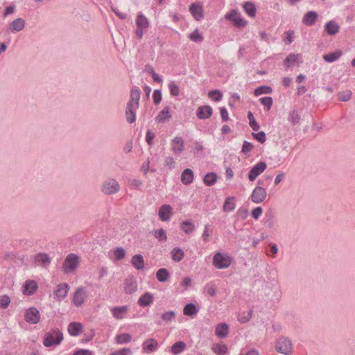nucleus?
<instances>
[{"mask_svg": "<svg viewBox=\"0 0 355 355\" xmlns=\"http://www.w3.org/2000/svg\"><path fill=\"white\" fill-rule=\"evenodd\" d=\"M63 340V334L58 328H54L46 332L43 340L45 347L58 345Z\"/></svg>", "mask_w": 355, "mask_h": 355, "instance_id": "1", "label": "nucleus"}, {"mask_svg": "<svg viewBox=\"0 0 355 355\" xmlns=\"http://www.w3.org/2000/svg\"><path fill=\"white\" fill-rule=\"evenodd\" d=\"M80 257L74 253L69 254L62 264L63 271L65 273H73L78 267Z\"/></svg>", "mask_w": 355, "mask_h": 355, "instance_id": "2", "label": "nucleus"}, {"mask_svg": "<svg viewBox=\"0 0 355 355\" xmlns=\"http://www.w3.org/2000/svg\"><path fill=\"white\" fill-rule=\"evenodd\" d=\"M275 347L278 352L285 355H289L293 350L291 341L285 337H281L277 340Z\"/></svg>", "mask_w": 355, "mask_h": 355, "instance_id": "3", "label": "nucleus"}, {"mask_svg": "<svg viewBox=\"0 0 355 355\" xmlns=\"http://www.w3.org/2000/svg\"><path fill=\"white\" fill-rule=\"evenodd\" d=\"M225 18L230 21L234 26L238 28H243L248 24V21L242 18L241 14L236 10H232L230 13L225 15Z\"/></svg>", "mask_w": 355, "mask_h": 355, "instance_id": "4", "label": "nucleus"}, {"mask_svg": "<svg viewBox=\"0 0 355 355\" xmlns=\"http://www.w3.org/2000/svg\"><path fill=\"white\" fill-rule=\"evenodd\" d=\"M136 25V34L139 39H141L144 31L149 26V21L142 13H139L137 16Z\"/></svg>", "mask_w": 355, "mask_h": 355, "instance_id": "5", "label": "nucleus"}, {"mask_svg": "<svg viewBox=\"0 0 355 355\" xmlns=\"http://www.w3.org/2000/svg\"><path fill=\"white\" fill-rule=\"evenodd\" d=\"M40 313L35 307L28 308L25 311L24 319L28 324H37L40 320Z\"/></svg>", "mask_w": 355, "mask_h": 355, "instance_id": "6", "label": "nucleus"}, {"mask_svg": "<svg viewBox=\"0 0 355 355\" xmlns=\"http://www.w3.org/2000/svg\"><path fill=\"white\" fill-rule=\"evenodd\" d=\"M87 298V291L83 287H79L73 293L72 302L74 306L79 307L84 304Z\"/></svg>", "mask_w": 355, "mask_h": 355, "instance_id": "7", "label": "nucleus"}, {"mask_svg": "<svg viewBox=\"0 0 355 355\" xmlns=\"http://www.w3.org/2000/svg\"><path fill=\"white\" fill-rule=\"evenodd\" d=\"M266 167L267 164L265 162H259L255 164L248 173V177L249 180L252 182L256 180L266 169Z\"/></svg>", "mask_w": 355, "mask_h": 355, "instance_id": "8", "label": "nucleus"}, {"mask_svg": "<svg viewBox=\"0 0 355 355\" xmlns=\"http://www.w3.org/2000/svg\"><path fill=\"white\" fill-rule=\"evenodd\" d=\"M189 12L196 21H201L204 18V9L202 3H193L189 6Z\"/></svg>", "mask_w": 355, "mask_h": 355, "instance_id": "9", "label": "nucleus"}, {"mask_svg": "<svg viewBox=\"0 0 355 355\" xmlns=\"http://www.w3.org/2000/svg\"><path fill=\"white\" fill-rule=\"evenodd\" d=\"M266 196V190L262 187L257 186L254 189L250 198L253 202L258 204L263 202Z\"/></svg>", "mask_w": 355, "mask_h": 355, "instance_id": "10", "label": "nucleus"}, {"mask_svg": "<svg viewBox=\"0 0 355 355\" xmlns=\"http://www.w3.org/2000/svg\"><path fill=\"white\" fill-rule=\"evenodd\" d=\"M38 289V284L33 279H27L22 286V293L25 295H33Z\"/></svg>", "mask_w": 355, "mask_h": 355, "instance_id": "11", "label": "nucleus"}, {"mask_svg": "<svg viewBox=\"0 0 355 355\" xmlns=\"http://www.w3.org/2000/svg\"><path fill=\"white\" fill-rule=\"evenodd\" d=\"M69 291V286L67 283L59 284L54 291V296L56 300L61 302L67 295Z\"/></svg>", "mask_w": 355, "mask_h": 355, "instance_id": "12", "label": "nucleus"}, {"mask_svg": "<svg viewBox=\"0 0 355 355\" xmlns=\"http://www.w3.org/2000/svg\"><path fill=\"white\" fill-rule=\"evenodd\" d=\"M173 215V208L170 205L164 204L162 205L158 210V216L159 218L163 221L166 222L170 220L171 217Z\"/></svg>", "mask_w": 355, "mask_h": 355, "instance_id": "13", "label": "nucleus"}, {"mask_svg": "<svg viewBox=\"0 0 355 355\" xmlns=\"http://www.w3.org/2000/svg\"><path fill=\"white\" fill-rule=\"evenodd\" d=\"M119 189V185L114 179L106 181L103 186V191L108 195L117 192Z\"/></svg>", "mask_w": 355, "mask_h": 355, "instance_id": "14", "label": "nucleus"}, {"mask_svg": "<svg viewBox=\"0 0 355 355\" xmlns=\"http://www.w3.org/2000/svg\"><path fill=\"white\" fill-rule=\"evenodd\" d=\"M137 290V283L134 277H128L124 282V291L127 294H132Z\"/></svg>", "mask_w": 355, "mask_h": 355, "instance_id": "15", "label": "nucleus"}, {"mask_svg": "<svg viewBox=\"0 0 355 355\" xmlns=\"http://www.w3.org/2000/svg\"><path fill=\"white\" fill-rule=\"evenodd\" d=\"M113 317L116 320H122L126 317L128 311L127 306L114 307L111 310Z\"/></svg>", "mask_w": 355, "mask_h": 355, "instance_id": "16", "label": "nucleus"}, {"mask_svg": "<svg viewBox=\"0 0 355 355\" xmlns=\"http://www.w3.org/2000/svg\"><path fill=\"white\" fill-rule=\"evenodd\" d=\"M158 347V343L153 338L147 339L142 344V349L146 353H151Z\"/></svg>", "mask_w": 355, "mask_h": 355, "instance_id": "17", "label": "nucleus"}, {"mask_svg": "<svg viewBox=\"0 0 355 355\" xmlns=\"http://www.w3.org/2000/svg\"><path fill=\"white\" fill-rule=\"evenodd\" d=\"M184 142L182 138L176 137L172 141V150L175 155H180L184 150Z\"/></svg>", "mask_w": 355, "mask_h": 355, "instance_id": "18", "label": "nucleus"}, {"mask_svg": "<svg viewBox=\"0 0 355 355\" xmlns=\"http://www.w3.org/2000/svg\"><path fill=\"white\" fill-rule=\"evenodd\" d=\"M83 329V326L81 323L72 322L68 325L67 331L71 336L76 337L80 335Z\"/></svg>", "mask_w": 355, "mask_h": 355, "instance_id": "19", "label": "nucleus"}, {"mask_svg": "<svg viewBox=\"0 0 355 355\" xmlns=\"http://www.w3.org/2000/svg\"><path fill=\"white\" fill-rule=\"evenodd\" d=\"M318 17V15L315 11H309L304 14L302 22L306 26H311L315 23Z\"/></svg>", "mask_w": 355, "mask_h": 355, "instance_id": "20", "label": "nucleus"}, {"mask_svg": "<svg viewBox=\"0 0 355 355\" xmlns=\"http://www.w3.org/2000/svg\"><path fill=\"white\" fill-rule=\"evenodd\" d=\"M171 108L169 106H166L155 117V121L158 123H162L171 118L170 112Z\"/></svg>", "mask_w": 355, "mask_h": 355, "instance_id": "21", "label": "nucleus"}, {"mask_svg": "<svg viewBox=\"0 0 355 355\" xmlns=\"http://www.w3.org/2000/svg\"><path fill=\"white\" fill-rule=\"evenodd\" d=\"M35 262L37 265L42 266H48L51 263V258L46 253H39L34 257Z\"/></svg>", "mask_w": 355, "mask_h": 355, "instance_id": "22", "label": "nucleus"}, {"mask_svg": "<svg viewBox=\"0 0 355 355\" xmlns=\"http://www.w3.org/2000/svg\"><path fill=\"white\" fill-rule=\"evenodd\" d=\"M212 114V108L209 105L199 107L197 110V116L200 119H205L210 117Z\"/></svg>", "mask_w": 355, "mask_h": 355, "instance_id": "23", "label": "nucleus"}, {"mask_svg": "<svg viewBox=\"0 0 355 355\" xmlns=\"http://www.w3.org/2000/svg\"><path fill=\"white\" fill-rule=\"evenodd\" d=\"M340 26L337 22L331 20L324 25L325 31L330 35H334L338 33Z\"/></svg>", "mask_w": 355, "mask_h": 355, "instance_id": "24", "label": "nucleus"}, {"mask_svg": "<svg viewBox=\"0 0 355 355\" xmlns=\"http://www.w3.org/2000/svg\"><path fill=\"white\" fill-rule=\"evenodd\" d=\"M140 99V91L138 88H133L131 91L130 100L128 105H132L135 107H139Z\"/></svg>", "mask_w": 355, "mask_h": 355, "instance_id": "25", "label": "nucleus"}, {"mask_svg": "<svg viewBox=\"0 0 355 355\" xmlns=\"http://www.w3.org/2000/svg\"><path fill=\"white\" fill-rule=\"evenodd\" d=\"M153 296L151 293L147 292L145 293L143 295H141L138 300V304L141 306H148L153 304Z\"/></svg>", "mask_w": 355, "mask_h": 355, "instance_id": "26", "label": "nucleus"}, {"mask_svg": "<svg viewBox=\"0 0 355 355\" xmlns=\"http://www.w3.org/2000/svg\"><path fill=\"white\" fill-rule=\"evenodd\" d=\"M131 263L137 270H141L144 268V259L142 255L135 254L132 257Z\"/></svg>", "mask_w": 355, "mask_h": 355, "instance_id": "27", "label": "nucleus"}, {"mask_svg": "<svg viewBox=\"0 0 355 355\" xmlns=\"http://www.w3.org/2000/svg\"><path fill=\"white\" fill-rule=\"evenodd\" d=\"M243 8L245 12V13L250 17H254L257 12V8L254 5L251 1H246L243 3Z\"/></svg>", "mask_w": 355, "mask_h": 355, "instance_id": "28", "label": "nucleus"}, {"mask_svg": "<svg viewBox=\"0 0 355 355\" xmlns=\"http://www.w3.org/2000/svg\"><path fill=\"white\" fill-rule=\"evenodd\" d=\"M193 180V173L191 169L187 168L181 175V181L184 184H189Z\"/></svg>", "mask_w": 355, "mask_h": 355, "instance_id": "29", "label": "nucleus"}, {"mask_svg": "<svg viewBox=\"0 0 355 355\" xmlns=\"http://www.w3.org/2000/svg\"><path fill=\"white\" fill-rule=\"evenodd\" d=\"M171 258L174 261L180 262L184 257V252L181 248L176 247L171 251Z\"/></svg>", "mask_w": 355, "mask_h": 355, "instance_id": "30", "label": "nucleus"}, {"mask_svg": "<svg viewBox=\"0 0 355 355\" xmlns=\"http://www.w3.org/2000/svg\"><path fill=\"white\" fill-rule=\"evenodd\" d=\"M24 20L21 18H17L11 23L10 28L11 29L12 32H19L22 31L24 28Z\"/></svg>", "mask_w": 355, "mask_h": 355, "instance_id": "31", "label": "nucleus"}, {"mask_svg": "<svg viewBox=\"0 0 355 355\" xmlns=\"http://www.w3.org/2000/svg\"><path fill=\"white\" fill-rule=\"evenodd\" d=\"M236 207V198L227 197L223 203V211H233Z\"/></svg>", "mask_w": 355, "mask_h": 355, "instance_id": "32", "label": "nucleus"}, {"mask_svg": "<svg viewBox=\"0 0 355 355\" xmlns=\"http://www.w3.org/2000/svg\"><path fill=\"white\" fill-rule=\"evenodd\" d=\"M138 107H135L132 105H128L126 108V119L128 123H132L135 121V112Z\"/></svg>", "mask_w": 355, "mask_h": 355, "instance_id": "33", "label": "nucleus"}, {"mask_svg": "<svg viewBox=\"0 0 355 355\" xmlns=\"http://www.w3.org/2000/svg\"><path fill=\"white\" fill-rule=\"evenodd\" d=\"M198 311L196 306L192 303L187 304L183 309L184 315L191 317L196 315Z\"/></svg>", "mask_w": 355, "mask_h": 355, "instance_id": "34", "label": "nucleus"}, {"mask_svg": "<svg viewBox=\"0 0 355 355\" xmlns=\"http://www.w3.org/2000/svg\"><path fill=\"white\" fill-rule=\"evenodd\" d=\"M180 228L185 234H190L194 231L195 225L190 220H184L181 223Z\"/></svg>", "mask_w": 355, "mask_h": 355, "instance_id": "35", "label": "nucleus"}, {"mask_svg": "<svg viewBox=\"0 0 355 355\" xmlns=\"http://www.w3.org/2000/svg\"><path fill=\"white\" fill-rule=\"evenodd\" d=\"M132 336L129 334H119L115 337L116 343L119 345L128 343L131 341Z\"/></svg>", "mask_w": 355, "mask_h": 355, "instance_id": "36", "label": "nucleus"}, {"mask_svg": "<svg viewBox=\"0 0 355 355\" xmlns=\"http://www.w3.org/2000/svg\"><path fill=\"white\" fill-rule=\"evenodd\" d=\"M186 348V344L182 341H179L175 343L172 347H171V352L174 355H178L180 354L182 352H183Z\"/></svg>", "mask_w": 355, "mask_h": 355, "instance_id": "37", "label": "nucleus"}, {"mask_svg": "<svg viewBox=\"0 0 355 355\" xmlns=\"http://www.w3.org/2000/svg\"><path fill=\"white\" fill-rule=\"evenodd\" d=\"M300 115L299 114L298 112L293 110L290 112L288 120L293 125H295L297 124L300 123Z\"/></svg>", "mask_w": 355, "mask_h": 355, "instance_id": "38", "label": "nucleus"}, {"mask_svg": "<svg viewBox=\"0 0 355 355\" xmlns=\"http://www.w3.org/2000/svg\"><path fill=\"white\" fill-rule=\"evenodd\" d=\"M342 55V51H336L334 53L324 54L323 55V59L327 62H333L337 60Z\"/></svg>", "mask_w": 355, "mask_h": 355, "instance_id": "39", "label": "nucleus"}, {"mask_svg": "<svg viewBox=\"0 0 355 355\" xmlns=\"http://www.w3.org/2000/svg\"><path fill=\"white\" fill-rule=\"evenodd\" d=\"M153 236L155 239H157L159 241H166L167 240V234L165 230L160 228L158 230H155L153 232Z\"/></svg>", "mask_w": 355, "mask_h": 355, "instance_id": "40", "label": "nucleus"}, {"mask_svg": "<svg viewBox=\"0 0 355 355\" xmlns=\"http://www.w3.org/2000/svg\"><path fill=\"white\" fill-rule=\"evenodd\" d=\"M168 272L165 268H161L158 270L156 273L157 279L161 282H166L168 279Z\"/></svg>", "mask_w": 355, "mask_h": 355, "instance_id": "41", "label": "nucleus"}, {"mask_svg": "<svg viewBox=\"0 0 355 355\" xmlns=\"http://www.w3.org/2000/svg\"><path fill=\"white\" fill-rule=\"evenodd\" d=\"M248 118L249 119V125L254 131H258L260 128L259 123L256 121L252 112L248 113Z\"/></svg>", "mask_w": 355, "mask_h": 355, "instance_id": "42", "label": "nucleus"}, {"mask_svg": "<svg viewBox=\"0 0 355 355\" xmlns=\"http://www.w3.org/2000/svg\"><path fill=\"white\" fill-rule=\"evenodd\" d=\"M272 89L269 86L262 85L255 89L254 95L259 96L264 94H270Z\"/></svg>", "mask_w": 355, "mask_h": 355, "instance_id": "43", "label": "nucleus"}, {"mask_svg": "<svg viewBox=\"0 0 355 355\" xmlns=\"http://www.w3.org/2000/svg\"><path fill=\"white\" fill-rule=\"evenodd\" d=\"M189 38L195 42H200L203 40V37L201 33L199 32L198 29H196L192 33H191L189 35Z\"/></svg>", "mask_w": 355, "mask_h": 355, "instance_id": "44", "label": "nucleus"}, {"mask_svg": "<svg viewBox=\"0 0 355 355\" xmlns=\"http://www.w3.org/2000/svg\"><path fill=\"white\" fill-rule=\"evenodd\" d=\"M11 302L10 297L8 295H0V309H7Z\"/></svg>", "mask_w": 355, "mask_h": 355, "instance_id": "45", "label": "nucleus"}, {"mask_svg": "<svg viewBox=\"0 0 355 355\" xmlns=\"http://www.w3.org/2000/svg\"><path fill=\"white\" fill-rule=\"evenodd\" d=\"M125 256V251L123 248H116L113 251V257L116 260H122Z\"/></svg>", "mask_w": 355, "mask_h": 355, "instance_id": "46", "label": "nucleus"}, {"mask_svg": "<svg viewBox=\"0 0 355 355\" xmlns=\"http://www.w3.org/2000/svg\"><path fill=\"white\" fill-rule=\"evenodd\" d=\"M168 89L170 90V94L173 96H178L180 94V88L178 85L174 82L171 81L168 84Z\"/></svg>", "mask_w": 355, "mask_h": 355, "instance_id": "47", "label": "nucleus"}, {"mask_svg": "<svg viewBox=\"0 0 355 355\" xmlns=\"http://www.w3.org/2000/svg\"><path fill=\"white\" fill-rule=\"evenodd\" d=\"M217 176L214 173H208L204 178V182L206 185L210 186L214 184L216 181Z\"/></svg>", "mask_w": 355, "mask_h": 355, "instance_id": "48", "label": "nucleus"}, {"mask_svg": "<svg viewBox=\"0 0 355 355\" xmlns=\"http://www.w3.org/2000/svg\"><path fill=\"white\" fill-rule=\"evenodd\" d=\"M352 92L350 90H347L338 94V99L340 101L347 102L350 100Z\"/></svg>", "mask_w": 355, "mask_h": 355, "instance_id": "49", "label": "nucleus"}, {"mask_svg": "<svg viewBox=\"0 0 355 355\" xmlns=\"http://www.w3.org/2000/svg\"><path fill=\"white\" fill-rule=\"evenodd\" d=\"M253 148H254V145L252 143H250L248 141H244L243 144L241 152L244 155H248L249 153H250L252 151Z\"/></svg>", "mask_w": 355, "mask_h": 355, "instance_id": "50", "label": "nucleus"}, {"mask_svg": "<svg viewBox=\"0 0 355 355\" xmlns=\"http://www.w3.org/2000/svg\"><path fill=\"white\" fill-rule=\"evenodd\" d=\"M252 135L254 139L261 144H263L266 140V133L263 131H261L257 133L252 132Z\"/></svg>", "mask_w": 355, "mask_h": 355, "instance_id": "51", "label": "nucleus"}, {"mask_svg": "<svg viewBox=\"0 0 355 355\" xmlns=\"http://www.w3.org/2000/svg\"><path fill=\"white\" fill-rule=\"evenodd\" d=\"M252 311L250 310L247 314L241 313L239 315L238 320L241 323H246L252 318Z\"/></svg>", "mask_w": 355, "mask_h": 355, "instance_id": "52", "label": "nucleus"}, {"mask_svg": "<svg viewBox=\"0 0 355 355\" xmlns=\"http://www.w3.org/2000/svg\"><path fill=\"white\" fill-rule=\"evenodd\" d=\"M214 265L218 269L222 268V254L217 252L213 259Z\"/></svg>", "mask_w": 355, "mask_h": 355, "instance_id": "53", "label": "nucleus"}, {"mask_svg": "<svg viewBox=\"0 0 355 355\" xmlns=\"http://www.w3.org/2000/svg\"><path fill=\"white\" fill-rule=\"evenodd\" d=\"M205 291L207 295H209L210 296H214L216 295V288L214 284L209 283L205 286Z\"/></svg>", "mask_w": 355, "mask_h": 355, "instance_id": "54", "label": "nucleus"}, {"mask_svg": "<svg viewBox=\"0 0 355 355\" xmlns=\"http://www.w3.org/2000/svg\"><path fill=\"white\" fill-rule=\"evenodd\" d=\"M261 104L266 107L267 110H270L272 105V98L270 96L262 97L259 99Z\"/></svg>", "mask_w": 355, "mask_h": 355, "instance_id": "55", "label": "nucleus"}, {"mask_svg": "<svg viewBox=\"0 0 355 355\" xmlns=\"http://www.w3.org/2000/svg\"><path fill=\"white\" fill-rule=\"evenodd\" d=\"M299 55V54H289L284 60L285 64L289 66L290 64L296 62Z\"/></svg>", "mask_w": 355, "mask_h": 355, "instance_id": "56", "label": "nucleus"}, {"mask_svg": "<svg viewBox=\"0 0 355 355\" xmlns=\"http://www.w3.org/2000/svg\"><path fill=\"white\" fill-rule=\"evenodd\" d=\"M132 350L128 347L118 349V350L110 354V355H132Z\"/></svg>", "mask_w": 355, "mask_h": 355, "instance_id": "57", "label": "nucleus"}, {"mask_svg": "<svg viewBox=\"0 0 355 355\" xmlns=\"http://www.w3.org/2000/svg\"><path fill=\"white\" fill-rule=\"evenodd\" d=\"M208 96L211 100L214 101H218L221 98V94L218 90L211 91L209 92Z\"/></svg>", "mask_w": 355, "mask_h": 355, "instance_id": "58", "label": "nucleus"}, {"mask_svg": "<svg viewBox=\"0 0 355 355\" xmlns=\"http://www.w3.org/2000/svg\"><path fill=\"white\" fill-rule=\"evenodd\" d=\"M175 313L173 311L165 312L162 314V318L165 321H171L175 318Z\"/></svg>", "mask_w": 355, "mask_h": 355, "instance_id": "59", "label": "nucleus"}, {"mask_svg": "<svg viewBox=\"0 0 355 355\" xmlns=\"http://www.w3.org/2000/svg\"><path fill=\"white\" fill-rule=\"evenodd\" d=\"M153 101L155 104H158L162 101V93L159 90H155L153 94Z\"/></svg>", "mask_w": 355, "mask_h": 355, "instance_id": "60", "label": "nucleus"}, {"mask_svg": "<svg viewBox=\"0 0 355 355\" xmlns=\"http://www.w3.org/2000/svg\"><path fill=\"white\" fill-rule=\"evenodd\" d=\"M262 212H263L262 208L261 207H257L252 209V216L254 219L257 220L259 218V216H261V214H262Z\"/></svg>", "mask_w": 355, "mask_h": 355, "instance_id": "61", "label": "nucleus"}, {"mask_svg": "<svg viewBox=\"0 0 355 355\" xmlns=\"http://www.w3.org/2000/svg\"><path fill=\"white\" fill-rule=\"evenodd\" d=\"M175 164V160L171 157H167L164 160V165L168 166L169 168H174Z\"/></svg>", "mask_w": 355, "mask_h": 355, "instance_id": "62", "label": "nucleus"}, {"mask_svg": "<svg viewBox=\"0 0 355 355\" xmlns=\"http://www.w3.org/2000/svg\"><path fill=\"white\" fill-rule=\"evenodd\" d=\"M236 214L239 217H240L242 219H245L248 216V211L247 209L245 208H240L238 209Z\"/></svg>", "mask_w": 355, "mask_h": 355, "instance_id": "63", "label": "nucleus"}, {"mask_svg": "<svg viewBox=\"0 0 355 355\" xmlns=\"http://www.w3.org/2000/svg\"><path fill=\"white\" fill-rule=\"evenodd\" d=\"M73 355H94L93 352L89 349H79L74 352Z\"/></svg>", "mask_w": 355, "mask_h": 355, "instance_id": "64", "label": "nucleus"}]
</instances>
